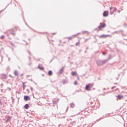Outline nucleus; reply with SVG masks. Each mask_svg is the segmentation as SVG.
I'll return each instance as SVG.
<instances>
[{
    "instance_id": "393cba45",
    "label": "nucleus",
    "mask_w": 127,
    "mask_h": 127,
    "mask_svg": "<svg viewBox=\"0 0 127 127\" xmlns=\"http://www.w3.org/2000/svg\"><path fill=\"white\" fill-rule=\"evenodd\" d=\"M31 91H33V88L32 87H31Z\"/></svg>"
},
{
    "instance_id": "9d476101",
    "label": "nucleus",
    "mask_w": 127,
    "mask_h": 127,
    "mask_svg": "<svg viewBox=\"0 0 127 127\" xmlns=\"http://www.w3.org/2000/svg\"><path fill=\"white\" fill-rule=\"evenodd\" d=\"M11 119V117H10L9 116L7 117V120L6 121V123H8V122H9V121H10Z\"/></svg>"
},
{
    "instance_id": "b1692460",
    "label": "nucleus",
    "mask_w": 127,
    "mask_h": 127,
    "mask_svg": "<svg viewBox=\"0 0 127 127\" xmlns=\"http://www.w3.org/2000/svg\"><path fill=\"white\" fill-rule=\"evenodd\" d=\"M0 105H1V100L0 99Z\"/></svg>"
},
{
    "instance_id": "6e6552de",
    "label": "nucleus",
    "mask_w": 127,
    "mask_h": 127,
    "mask_svg": "<svg viewBox=\"0 0 127 127\" xmlns=\"http://www.w3.org/2000/svg\"><path fill=\"white\" fill-rule=\"evenodd\" d=\"M117 98L119 100H122V98H124V96H123V95H118Z\"/></svg>"
},
{
    "instance_id": "4be33fe9",
    "label": "nucleus",
    "mask_w": 127,
    "mask_h": 127,
    "mask_svg": "<svg viewBox=\"0 0 127 127\" xmlns=\"http://www.w3.org/2000/svg\"><path fill=\"white\" fill-rule=\"evenodd\" d=\"M102 54H103V55H106V53L103 52H102Z\"/></svg>"
},
{
    "instance_id": "7ed1b4c3",
    "label": "nucleus",
    "mask_w": 127,
    "mask_h": 127,
    "mask_svg": "<svg viewBox=\"0 0 127 127\" xmlns=\"http://www.w3.org/2000/svg\"><path fill=\"white\" fill-rule=\"evenodd\" d=\"M106 26V24L105 23H101L100 26L98 27L99 30H101L102 28H104Z\"/></svg>"
},
{
    "instance_id": "f8f14e48",
    "label": "nucleus",
    "mask_w": 127,
    "mask_h": 127,
    "mask_svg": "<svg viewBox=\"0 0 127 127\" xmlns=\"http://www.w3.org/2000/svg\"><path fill=\"white\" fill-rule=\"evenodd\" d=\"M14 74L16 76H18V75H19L18 71H17V70H15L14 72Z\"/></svg>"
},
{
    "instance_id": "6ab92c4d",
    "label": "nucleus",
    "mask_w": 127,
    "mask_h": 127,
    "mask_svg": "<svg viewBox=\"0 0 127 127\" xmlns=\"http://www.w3.org/2000/svg\"><path fill=\"white\" fill-rule=\"evenodd\" d=\"M4 37H5L4 36V35H2V36L0 37V38H1V39H3V38H4Z\"/></svg>"
},
{
    "instance_id": "9b49d317",
    "label": "nucleus",
    "mask_w": 127,
    "mask_h": 127,
    "mask_svg": "<svg viewBox=\"0 0 127 127\" xmlns=\"http://www.w3.org/2000/svg\"><path fill=\"white\" fill-rule=\"evenodd\" d=\"M53 72H52V71L51 70L49 71L48 72L49 76H51L52 75H53Z\"/></svg>"
},
{
    "instance_id": "f03ea898",
    "label": "nucleus",
    "mask_w": 127,
    "mask_h": 127,
    "mask_svg": "<svg viewBox=\"0 0 127 127\" xmlns=\"http://www.w3.org/2000/svg\"><path fill=\"white\" fill-rule=\"evenodd\" d=\"M110 9L111 14H113L114 13V12H115V11H117V8H116V7H111L110 8Z\"/></svg>"
},
{
    "instance_id": "1a4fd4ad",
    "label": "nucleus",
    "mask_w": 127,
    "mask_h": 127,
    "mask_svg": "<svg viewBox=\"0 0 127 127\" xmlns=\"http://www.w3.org/2000/svg\"><path fill=\"white\" fill-rule=\"evenodd\" d=\"M76 36V35H73L72 37H69L68 40H72L73 39V37L74 38Z\"/></svg>"
},
{
    "instance_id": "dca6fc26",
    "label": "nucleus",
    "mask_w": 127,
    "mask_h": 127,
    "mask_svg": "<svg viewBox=\"0 0 127 127\" xmlns=\"http://www.w3.org/2000/svg\"><path fill=\"white\" fill-rule=\"evenodd\" d=\"M22 85H23V90H25V88L26 87V85L24 84V82H23Z\"/></svg>"
},
{
    "instance_id": "a211bd4d",
    "label": "nucleus",
    "mask_w": 127,
    "mask_h": 127,
    "mask_svg": "<svg viewBox=\"0 0 127 127\" xmlns=\"http://www.w3.org/2000/svg\"><path fill=\"white\" fill-rule=\"evenodd\" d=\"M97 64H98V65H102V62L98 61L97 62Z\"/></svg>"
},
{
    "instance_id": "5701e85b",
    "label": "nucleus",
    "mask_w": 127,
    "mask_h": 127,
    "mask_svg": "<svg viewBox=\"0 0 127 127\" xmlns=\"http://www.w3.org/2000/svg\"><path fill=\"white\" fill-rule=\"evenodd\" d=\"M11 34H12V35H15V34H14L13 33H11Z\"/></svg>"
},
{
    "instance_id": "aec40b11",
    "label": "nucleus",
    "mask_w": 127,
    "mask_h": 127,
    "mask_svg": "<svg viewBox=\"0 0 127 127\" xmlns=\"http://www.w3.org/2000/svg\"><path fill=\"white\" fill-rule=\"evenodd\" d=\"M74 83V85H78V82H77V81H75Z\"/></svg>"
},
{
    "instance_id": "423d86ee",
    "label": "nucleus",
    "mask_w": 127,
    "mask_h": 127,
    "mask_svg": "<svg viewBox=\"0 0 127 127\" xmlns=\"http://www.w3.org/2000/svg\"><path fill=\"white\" fill-rule=\"evenodd\" d=\"M110 35H102L99 36L100 38H106V37H109Z\"/></svg>"
},
{
    "instance_id": "ddd939ff",
    "label": "nucleus",
    "mask_w": 127,
    "mask_h": 127,
    "mask_svg": "<svg viewBox=\"0 0 127 127\" xmlns=\"http://www.w3.org/2000/svg\"><path fill=\"white\" fill-rule=\"evenodd\" d=\"M63 71H64V67H63L59 71L60 74H62L63 72Z\"/></svg>"
},
{
    "instance_id": "2eb2a0df",
    "label": "nucleus",
    "mask_w": 127,
    "mask_h": 127,
    "mask_svg": "<svg viewBox=\"0 0 127 127\" xmlns=\"http://www.w3.org/2000/svg\"><path fill=\"white\" fill-rule=\"evenodd\" d=\"M24 108L25 109H26V110H27L28 109V108H29V106L28 105V104H26L24 106Z\"/></svg>"
},
{
    "instance_id": "0eeeda50",
    "label": "nucleus",
    "mask_w": 127,
    "mask_h": 127,
    "mask_svg": "<svg viewBox=\"0 0 127 127\" xmlns=\"http://www.w3.org/2000/svg\"><path fill=\"white\" fill-rule=\"evenodd\" d=\"M38 68L39 69H40V70H44V67H43V66H42V65L41 64H39L38 65Z\"/></svg>"
},
{
    "instance_id": "f3484780",
    "label": "nucleus",
    "mask_w": 127,
    "mask_h": 127,
    "mask_svg": "<svg viewBox=\"0 0 127 127\" xmlns=\"http://www.w3.org/2000/svg\"><path fill=\"white\" fill-rule=\"evenodd\" d=\"M70 108H74V107H75V105L73 104V103H71L70 104Z\"/></svg>"
},
{
    "instance_id": "a878e982",
    "label": "nucleus",
    "mask_w": 127,
    "mask_h": 127,
    "mask_svg": "<svg viewBox=\"0 0 127 127\" xmlns=\"http://www.w3.org/2000/svg\"><path fill=\"white\" fill-rule=\"evenodd\" d=\"M33 97H34V94H33Z\"/></svg>"
},
{
    "instance_id": "20e7f679",
    "label": "nucleus",
    "mask_w": 127,
    "mask_h": 127,
    "mask_svg": "<svg viewBox=\"0 0 127 127\" xmlns=\"http://www.w3.org/2000/svg\"><path fill=\"white\" fill-rule=\"evenodd\" d=\"M109 15V12L108 11H105L103 13V16L107 17Z\"/></svg>"
},
{
    "instance_id": "39448f33",
    "label": "nucleus",
    "mask_w": 127,
    "mask_h": 127,
    "mask_svg": "<svg viewBox=\"0 0 127 127\" xmlns=\"http://www.w3.org/2000/svg\"><path fill=\"white\" fill-rule=\"evenodd\" d=\"M24 99L25 101H29V100H30V97H29V96H28L27 95L24 96Z\"/></svg>"
},
{
    "instance_id": "4468645a",
    "label": "nucleus",
    "mask_w": 127,
    "mask_h": 127,
    "mask_svg": "<svg viewBox=\"0 0 127 127\" xmlns=\"http://www.w3.org/2000/svg\"><path fill=\"white\" fill-rule=\"evenodd\" d=\"M71 75H72V76H76V75H77V72L75 71H72L71 72Z\"/></svg>"
},
{
    "instance_id": "412c9836",
    "label": "nucleus",
    "mask_w": 127,
    "mask_h": 127,
    "mask_svg": "<svg viewBox=\"0 0 127 127\" xmlns=\"http://www.w3.org/2000/svg\"><path fill=\"white\" fill-rule=\"evenodd\" d=\"M79 44H80V42H79L76 43L75 44V45H76V46H77V45H79Z\"/></svg>"
},
{
    "instance_id": "f257e3e1",
    "label": "nucleus",
    "mask_w": 127,
    "mask_h": 127,
    "mask_svg": "<svg viewBox=\"0 0 127 127\" xmlns=\"http://www.w3.org/2000/svg\"><path fill=\"white\" fill-rule=\"evenodd\" d=\"M93 84L89 83L86 86L85 89L86 91H90V88H92V87H93Z\"/></svg>"
}]
</instances>
